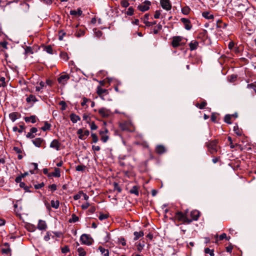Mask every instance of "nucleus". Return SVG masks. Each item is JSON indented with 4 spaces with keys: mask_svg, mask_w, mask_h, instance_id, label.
Listing matches in <instances>:
<instances>
[{
    "mask_svg": "<svg viewBox=\"0 0 256 256\" xmlns=\"http://www.w3.org/2000/svg\"><path fill=\"white\" fill-rule=\"evenodd\" d=\"M188 210H186L184 213L181 212H178L176 213L174 218L178 222H182L184 224H190L192 220H189L187 216Z\"/></svg>",
    "mask_w": 256,
    "mask_h": 256,
    "instance_id": "f257e3e1",
    "label": "nucleus"
},
{
    "mask_svg": "<svg viewBox=\"0 0 256 256\" xmlns=\"http://www.w3.org/2000/svg\"><path fill=\"white\" fill-rule=\"evenodd\" d=\"M74 68H72L69 74H62L61 75L58 79V81L60 84L64 86L70 79V77L74 78V76L73 74Z\"/></svg>",
    "mask_w": 256,
    "mask_h": 256,
    "instance_id": "f03ea898",
    "label": "nucleus"
},
{
    "mask_svg": "<svg viewBox=\"0 0 256 256\" xmlns=\"http://www.w3.org/2000/svg\"><path fill=\"white\" fill-rule=\"evenodd\" d=\"M218 142V140H214L206 143V145L211 154H214L217 152Z\"/></svg>",
    "mask_w": 256,
    "mask_h": 256,
    "instance_id": "7ed1b4c3",
    "label": "nucleus"
},
{
    "mask_svg": "<svg viewBox=\"0 0 256 256\" xmlns=\"http://www.w3.org/2000/svg\"><path fill=\"white\" fill-rule=\"evenodd\" d=\"M182 40V37L180 36H176L172 38V46L174 48H176L182 45L181 42Z\"/></svg>",
    "mask_w": 256,
    "mask_h": 256,
    "instance_id": "20e7f679",
    "label": "nucleus"
},
{
    "mask_svg": "<svg viewBox=\"0 0 256 256\" xmlns=\"http://www.w3.org/2000/svg\"><path fill=\"white\" fill-rule=\"evenodd\" d=\"M98 114L104 118H108L112 114L111 111L105 108H102L98 110Z\"/></svg>",
    "mask_w": 256,
    "mask_h": 256,
    "instance_id": "39448f33",
    "label": "nucleus"
},
{
    "mask_svg": "<svg viewBox=\"0 0 256 256\" xmlns=\"http://www.w3.org/2000/svg\"><path fill=\"white\" fill-rule=\"evenodd\" d=\"M150 4L151 2L149 0H145L143 3L139 5L138 8L141 12H144L149 10Z\"/></svg>",
    "mask_w": 256,
    "mask_h": 256,
    "instance_id": "423d86ee",
    "label": "nucleus"
},
{
    "mask_svg": "<svg viewBox=\"0 0 256 256\" xmlns=\"http://www.w3.org/2000/svg\"><path fill=\"white\" fill-rule=\"evenodd\" d=\"M160 4L162 8L170 10L172 8V4L170 0H160Z\"/></svg>",
    "mask_w": 256,
    "mask_h": 256,
    "instance_id": "0eeeda50",
    "label": "nucleus"
},
{
    "mask_svg": "<svg viewBox=\"0 0 256 256\" xmlns=\"http://www.w3.org/2000/svg\"><path fill=\"white\" fill-rule=\"evenodd\" d=\"M80 240L82 243L86 245H90L92 244V239L90 238L89 236L86 234H83L80 236Z\"/></svg>",
    "mask_w": 256,
    "mask_h": 256,
    "instance_id": "6e6552de",
    "label": "nucleus"
},
{
    "mask_svg": "<svg viewBox=\"0 0 256 256\" xmlns=\"http://www.w3.org/2000/svg\"><path fill=\"white\" fill-rule=\"evenodd\" d=\"M180 21L183 23L184 24V28L186 30H190L192 28V25L191 24V22L190 20L186 18H182L180 19Z\"/></svg>",
    "mask_w": 256,
    "mask_h": 256,
    "instance_id": "1a4fd4ad",
    "label": "nucleus"
},
{
    "mask_svg": "<svg viewBox=\"0 0 256 256\" xmlns=\"http://www.w3.org/2000/svg\"><path fill=\"white\" fill-rule=\"evenodd\" d=\"M200 212L197 210H194L190 212V216L191 218H189V220H192V222L194 220H198L200 217Z\"/></svg>",
    "mask_w": 256,
    "mask_h": 256,
    "instance_id": "9d476101",
    "label": "nucleus"
},
{
    "mask_svg": "<svg viewBox=\"0 0 256 256\" xmlns=\"http://www.w3.org/2000/svg\"><path fill=\"white\" fill-rule=\"evenodd\" d=\"M60 143L58 140H54L51 142L50 147L56 150H60Z\"/></svg>",
    "mask_w": 256,
    "mask_h": 256,
    "instance_id": "9b49d317",
    "label": "nucleus"
},
{
    "mask_svg": "<svg viewBox=\"0 0 256 256\" xmlns=\"http://www.w3.org/2000/svg\"><path fill=\"white\" fill-rule=\"evenodd\" d=\"M108 132V130L107 129H106L104 131L100 132V134L101 136V140L104 142H106L108 139V136L104 134Z\"/></svg>",
    "mask_w": 256,
    "mask_h": 256,
    "instance_id": "f8f14e48",
    "label": "nucleus"
},
{
    "mask_svg": "<svg viewBox=\"0 0 256 256\" xmlns=\"http://www.w3.org/2000/svg\"><path fill=\"white\" fill-rule=\"evenodd\" d=\"M97 94L100 98H102V94H108V90L106 89L102 88L100 86H98L97 88Z\"/></svg>",
    "mask_w": 256,
    "mask_h": 256,
    "instance_id": "ddd939ff",
    "label": "nucleus"
},
{
    "mask_svg": "<svg viewBox=\"0 0 256 256\" xmlns=\"http://www.w3.org/2000/svg\"><path fill=\"white\" fill-rule=\"evenodd\" d=\"M44 142V139L40 138H38L32 140L33 144L36 147L40 148L42 142Z\"/></svg>",
    "mask_w": 256,
    "mask_h": 256,
    "instance_id": "4468645a",
    "label": "nucleus"
},
{
    "mask_svg": "<svg viewBox=\"0 0 256 256\" xmlns=\"http://www.w3.org/2000/svg\"><path fill=\"white\" fill-rule=\"evenodd\" d=\"M38 228L40 230H46L47 228V225L45 221L42 220H39L38 224Z\"/></svg>",
    "mask_w": 256,
    "mask_h": 256,
    "instance_id": "2eb2a0df",
    "label": "nucleus"
},
{
    "mask_svg": "<svg viewBox=\"0 0 256 256\" xmlns=\"http://www.w3.org/2000/svg\"><path fill=\"white\" fill-rule=\"evenodd\" d=\"M4 246H5L6 248H2V252L3 254H6V255H10L11 250L10 248L9 244L7 242H6L4 244Z\"/></svg>",
    "mask_w": 256,
    "mask_h": 256,
    "instance_id": "dca6fc26",
    "label": "nucleus"
},
{
    "mask_svg": "<svg viewBox=\"0 0 256 256\" xmlns=\"http://www.w3.org/2000/svg\"><path fill=\"white\" fill-rule=\"evenodd\" d=\"M198 46V42L196 40H192L190 44V49L191 51L196 50Z\"/></svg>",
    "mask_w": 256,
    "mask_h": 256,
    "instance_id": "f3484780",
    "label": "nucleus"
},
{
    "mask_svg": "<svg viewBox=\"0 0 256 256\" xmlns=\"http://www.w3.org/2000/svg\"><path fill=\"white\" fill-rule=\"evenodd\" d=\"M24 120L26 122H31L32 124L36 122V116H31L30 117H25L24 118Z\"/></svg>",
    "mask_w": 256,
    "mask_h": 256,
    "instance_id": "a211bd4d",
    "label": "nucleus"
},
{
    "mask_svg": "<svg viewBox=\"0 0 256 256\" xmlns=\"http://www.w3.org/2000/svg\"><path fill=\"white\" fill-rule=\"evenodd\" d=\"M48 176H53L56 178H59L60 176V170L58 168H55L54 172L48 174Z\"/></svg>",
    "mask_w": 256,
    "mask_h": 256,
    "instance_id": "6ab92c4d",
    "label": "nucleus"
},
{
    "mask_svg": "<svg viewBox=\"0 0 256 256\" xmlns=\"http://www.w3.org/2000/svg\"><path fill=\"white\" fill-rule=\"evenodd\" d=\"M70 117L71 121L73 123H76L78 121L80 120V118L78 116L76 115V114H74V113L71 114L70 116Z\"/></svg>",
    "mask_w": 256,
    "mask_h": 256,
    "instance_id": "aec40b11",
    "label": "nucleus"
},
{
    "mask_svg": "<svg viewBox=\"0 0 256 256\" xmlns=\"http://www.w3.org/2000/svg\"><path fill=\"white\" fill-rule=\"evenodd\" d=\"M84 34L85 30L84 28H79L76 30V31L75 32V36L77 38H80L84 36Z\"/></svg>",
    "mask_w": 256,
    "mask_h": 256,
    "instance_id": "412c9836",
    "label": "nucleus"
},
{
    "mask_svg": "<svg viewBox=\"0 0 256 256\" xmlns=\"http://www.w3.org/2000/svg\"><path fill=\"white\" fill-rule=\"evenodd\" d=\"M156 150L158 154H162L166 152V149L164 146L162 145H158L156 147Z\"/></svg>",
    "mask_w": 256,
    "mask_h": 256,
    "instance_id": "4be33fe9",
    "label": "nucleus"
},
{
    "mask_svg": "<svg viewBox=\"0 0 256 256\" xmlns=\"http://www.w3.org/2000/svg\"><path fill=\"white\" fill-rule=\"evenodd\" d=\"M134 240H138L140 238L144 236V234L142 231H140V232H134Z\"/></svg>",
    "mask_w": 256,
    "mask_h": 256,
    "instance_id": "5701e85b",
    "label": "nucleus"
},
{
    "mask_svg": "<svg viewBox=\"0 0 256 256\" xmlns=\"http://www.w3.org/2000/svg\"><path fill=\"white\" fill-rule=\"evenodd\" d=\"M98 250L101 252L102 254L104 256H109V252L108 249H106L102 246L98 247Z\"/></svg>",
    "mask_w": 256,
    "mask_h": 256,
    "instance_id": "b1692460",
    "label": "nucleus"
},
{
    "mask_svg": "<svg viewBox=\"0 0 256 256\" xmlns=\"http://www.w3.org/2000/svg\"><path fill=\"white\" fill-rule=\"evenodd\" d=\"M227 25V24L221 20H216V26L218 28H224L226 27Z\"/></svg>",
    "mask_w": 256,
    "mask_h": 256,
    "instance_id": "393cba45",
    "label": "nucleus"
},
{
    "mask_svg": "<svg viewBox=\"0 0 256 256\" xmlns=\"http://www.w3.org/2000/svg\"><path fill=\"white\" fill-rule=\"evenodd\" d=\"M202 16L206 18L211 20L214 18V16L208 12H204L202 14Z\"/></svg>",
    "mask_w": 256,
    "mask_h": 256,
    "instance_id": "a878e982",
    "label": "nucleus"
},
{
    "mask_svg": "<svg viewBox=\"0 0 256 256\" xmlns=\"http://www.w3.org/2000/svg\"><path fill=\"white\" fill-rule=\"evenodd\" d=\"M130 192L132 194H134L136 196H138L139 192L138 190V187L136 186H132V189L130 190Z\"/></svg>",
    "mask_w": 256,
    "mask_h": 256,
    "instance_id": "bb28decb",
    "label": "nucleus"
},
{
    "mask_svg": "<svg viewBox=\"0 0 256 256\" xmlns=\"http://www.w3.org/2000/svg\"><path fill=\"white\" fill-rule=\"evenodd\" d=\"M18 114L16 112H12L9 114V117L12 122H14L18 118Z\"/></svg>",
    "mask_w": 256,
    "mask_h": 256,
    "instance_id": "cd10ccee",
    "label": "nucleus"
},
{
    "mask_svg": "<svg viewBox=\"0 0 256 256\" xmlns=\"http://www.w3.org/2000/svg\"><path fill=\"white\" fill-rule=\"evenodd\" d=\"M82 11L80 8L78 9L77 10H72L70 11V14L72 16H80L82 14Z\"/></svg>",
    "mask_w": 256,
    "mask_h": 256,
    "instance_id": "c85d7f7f",
    "label": "nucleus"
},
{
    "mask_svg": "<svg viewBox=\"0 0 256 256\" xmlns=\"http://www.w3.org/2000/svg\"><path fill=\"white\" fill-rule=\"evenodd\" d=\"M38 100L36 96L32 94H30L26 98V101L28 102H36Z\"/></svg>",
    "mask_w": 256,
    "mask_h": 256,
    "instance_id": "c756f323",
    "label": "nucleus"
},
{
    "mask_svg": "<svg viewBox=\"0 0 256 256\" xmlns=\"http://www.w3.org/2000/svg\"><path fill=\"white\" fill-rule=\"evenodd\" d=\"M20 186L21 188H23L26 192H32V191L30 190V186H26L25 183L24 182H20Z\"/></svg>",
    "mask_w": 256,
    "mask_h": 256,
    "instance_id": "7c9ffc66",
    "label": "nucleus"
},
{
    "mask_svg": "<svg viewBox=\"0 0 256 256\" xmlns=\"http://www.w3.org/2000/svg\"><path fill=\"white\" fill-rule=\"evenodd\" d=\"M51 206L56 209L58 208L60 206V202L58 200L54 201V200L50 202Z\"/></svg>",
    "mask_w": 256,
    "mask_h": 256,
    "instance_id": "2f4dec72",
    "label": "nucleus"
},
{
    "mask_svg": "<svg viewBox=\"0 0 256 256\" xmlns=\"http://www.w3.org/2000/svg\"><path fill=\"white\" fill-rule=\"evenodd\" d=\"M190 8L188 6H186L182 8V13L185 15H188L190 13Z\"/></svg>",
    "mask_w": 256,
    "mask_h": 256,
    "instance_id": "473e14b6",
    "label": "nucleus"
},
{
    "mask_svg": "<svg viewBox=\"0 0 256 256\" xmlns=\"http://www.w3.org/2000/svg\"><path fill=\"white\" fill-rule=\"evenodd\" d=\"M51 127V124H49L48 122H44V126H42L41 129L43 131H46L48 130H49Z\"/></svg>",
    "mask_w": 256,
    "mask_h": 256,
    "instance_id": "72a5a7b5",
    "label": "nucleus"
},
{
    "mask_svg": "<svg viewBox=\"0 0 256 256\" xmlns=\"http://www.w3.org/2000/svg\"><path fill=\"white\" fill-rule=\"evenodd\" d=\"M79 218L76 214H72V218H70L68 220L69 222H76L78 221Z\"/></svg>",
    "mask_w": 256,
    "mask_h": 256,
    "instance_id": "f704fd0d",
    "label": "nucleus"
},
{
    "mask_svg": "<svg viewBox=\"0 0 256 256\" xmlns=\"http://www.w3.org/2000/svg\"><path fill=\"white\" fill-rule=\"evenodd\" d=\"M79 256H85L86 252L84 249L81 247L78 248L77 250Z\"/></svg>",
    "mask_w": 256,
    "mask_h": 256,
    "instance_id": "c9c22d12",
    "label": "nucleus"
},
{
    "mask_svg": "<svg viewBox=\"0 0 256 256\" xmlns=\"http://www.w3.org/2000/svg\"><path fill=\"white\" fill-rule=\"evenodd\" d=\"M24 50V54H32L34 53L33 50L30 46H26Z\"/></svg>",
    "mask_w": 256,
    "mask_h": 256,
    "instance_id": "e433bc0d",
    "label": "nucleus"
},
{
    "mask_svg": "<svg viewBox=\"0 0 256 256\" xmlns=\"http://www.w3.org/2000/svg\"><path fill=\"white\" fill-rule=\"evenodd\" d=\"M44 50L48 54H53V50H52V47L50 45L46 46L44 48Z\"/></svg>",
    "mask_w": 256,
    "mask_h": 256,
    "instance_id": "4c0bfd02",
    "label": "nucleus"
},
{
    "mask_svg": "<svg viewBox=\"0 0 256 256\" xmlns=\"http://www.w3.org/2000/svg\"><path fill=\"white\" fill-rule=\"evenodd\" d=\"M234 130L235 132V133L238 136H240L242 135V130L240 129H239L238 126H235L234 127Z\"/></svg>",
    "mask_w": 256,
    "mask_h": 256,
    "instance_id": "58836bf2",
    "label": "nucleus"
},
{
    "mask_svg": "<svg viewBox=\"0 0 256 256\" xmlns=\"http://www.w3.org/2000/svg\"><path fill=\"white\" fill-rule=\"evenodd\" d=\"M207 104V103L206 101H203L200 104H196V106L198 107L200 109L202 110L204 108L205 106Z\"/></svg>",
    "mask_w": 256,
    "mask_h": 256,
    "instance_id": "ea45409f",
    "label": "nucleus"
},
{
    "mask_svg": "<svg viewBox=\"0 0 256 256\" xmlns=\"http://www.w3.org/2000/svg\"><path fill=\"white\" fill-rule=\"evenodd\" d=\"M60 58L63 59L64 60L66 61L68 60V56L67 53L64 52H62L60 54Z\"/></svg>",
    "mask_w": 256,
    "mask_h": 256,
    "instance_id": "a19ab883",
    "label": "nucleus"
},
{
    "mask_svg": "<svg viewBox=\"0 0 256 256\" xmlns=\"http://www.w3.org/2000/svg\"><path fill=\"white\" fill-rule=\"evenodd\" d=\"M204 252L206 254H208L210 256H214V250H210L208 248H206L204 249Z\"/></svg>",
    "mask_w": 256,
    "mask_h": 256,
    "instance_id": "79ce46f5",
    "label": "nucleus"
},
{
    "mask_svg": "<svg viewBox=\"0 0 256 256\" xmlns=\"http://www.w3.org/2000/svg\"><path fill=\"white\" fill-rule=\"evenodd\" d=\"M231 118V115L226 114L224 116V121L227 124H232V122H230Z\"/></svg>",
    "mask_w": 256,
    "mask_h": 256,
    "instance_id": "37998d69",
    "label": "nucleus"
},
{
    "mask_svg": "<svg viewBox=\"0 0 256 256\" xmlns=\"http://www.w3.org/2000/svg\"><path fill=\"white\" fill-rule=\"evenodd\" d=\"M83 132V130L82 128H80L77 131V134L79 135L78 138L80 140H84L86 139V138H83V136L82 135V134Z\"/></svg>",
    "mask_w": 256,
    "mask_h": 256,
    "instance_id": "c03bdc74",
    "label": "nucleus"
},
{
    "mask_svg": "<svg viewBox=\"0 0 256 256\" xmlns=\"http://www.w3.org/2000/svg\"><path fill=\"white\" fill-rule=\"evenodd\" d=\"M91 136L92 138V142L96 143L98 142V137L96 134L92 133Z\"/></svg>",
    "mask_w": 256,
    "mask_h": 256,
    "instance_id": "a18cd8bd",
    "label": "nucleus"
},
{
    "mask_svg": "<svg viewBox=\"0 0 256 256\" xmlns=\"http://www.w3.org/2000/svg\"><path fill=\"white\" fill-rule=\"evenodd\" d=\"M144 244H142L140 242L138 243L136 245L137 250L138 252H141L142 250L144 248Z\"/></svg>",
    "mask_w": 256,
    "mask_h": 256,
    "instance_id": "49530a36",
    "label": "nucleus"
},
{
    "mask_svg": "<svg viewBox=\"0 0 256 256\" xmlns=\"http://www.w3.org/2000/svg\"><path fill=\"white\" fill-rule=\"evenodd\" d=\"M134 10L132 7L130 6L126 12V14L128 16H132L134 14Z\"/></svg>",
    "mask_w": 256,
    "mask_h": 256,
    "instance_id": "de8ad7c7",
    "label": "nucleus"
},
{
    "mask_svg": "<svg viewBox=\"0 0 256 256\" xmlns=\"http://www.w3.org/2000/svg\"><path fill=\"white\" fill-rule=\"evenodd\" d=\"M59 104L62 106L61 110H66V104L64 101L62 100V101L60 102Z\"/></svg>",
    "mask_w": 256,
    "mask_h": 256,
    "instance_id": "09e8293b",
    "label": "nucleus"
},
{
    "mask_svg": "<svg viewBox=\"0 0 256 256\" xmlns=\"http://www.w3.org/2000/svg\"><path fill=\"white\" fill-rule=\"evenodd\" d=\"M5 78L4 77H1L0 78V87H5L6 86V84L5 82Z\"/></svg>",
    "mask_w": 256,
    "mask_h": 256,
    "instance_id": "8fccbe9b",
    "label": "nucleus"
},
{
    "mask_svg": "<svg viewBox=\"0 0 256 256\" xmlns=\"http://www.w3.org/2000/svg\"><path fill=\"white\" fill-rule=\"evenodd\" d=\"M120 4H121L122 6L124 8H127L128 6L130 4L128 1L126 0H122Z\"/></svg>",
    "mask_w": 256,
    "mask_h": 256,
    "instance_id": "3c124183",
    "label": "nucleus"
},
{
    "mask_svg": "<svg viewBox=\"0 0 256 256\" xmlns=\"http://www.w3.org/2000/svg\"><path fill=\"white\" fill-rule=\"evenodd\" d=\"M157 27V28H154V34H157L159 30H161L162 29V25L160 24H158V26H156Z\"/></svg>",
    "mask_w": 256,
    "mask_h": 256,
    "instance_id": "603ef678",
    "label": "nucleus"
},
{
    "mask_svg": "<svg viewBox=\"0 0 256 256\" xmlns=\"http://www.w3.org/2000/svg\"><path fill=\"white\" fill-rule=\"evenodd\" d=\"M40 86H36V91L37 92H38L40 91L41 89H42L45 86V84L44 82H41L40 83Z\"/></svg>",
    "mask_w": 256,
    "mask_h": 256,
    "instance_id": "864d4df0",
    "label": "nucleus"
},
{
    "mask_svg": "<svg viewBox=\"0 0 256 256\" xmlns=\"http://www.w3.org/2000/svg\"><path fill=\"white\" fill-rule=\"evenodd\" d=\"M86 166L83 165H78L76 166V170L79 172H82L84 170Z\"/></svg>",
    "mask_w": 256,
    "mask_h": 256,
    "instance_id": "5fc2aeb1",
    "label": "nucleus"
},
{
    "mask_svg": "<svg viewBox=\"0 0 256 256\" xmlns=\"http://www.w3.org/2000/svg\"><path fill=\"white\" fill-rule=\"evenodd\" d=\"M82 191H80L78 193L74 196V200H78L81 198L82 196Z\"/></svg>",
    "mask_w": 256,
    "mask_h": 256,
    "instance_id": "6e6d98bb",
    "label": "nucleus"
},
{
    "mask_svg": "<svg viewBox=\"0 0 256 256\" xmlns=\"http://www.w3.org/2000/svg\"><path fill=\"white\" fill-rule=\"evenodd\" d=\"M114 190H117L118 192H120L122 191V189L118 186V184L116 182H114Z\"/></svg>",
    "mask_w": 256,
    "mask_h": 256,
    "instance_id": "4d7b16f0",
    "label": "nucleus"
},
{
    "mask_svg": "<svg viewBox=\"0 0 256 256\" xmlns=\"http://www.w3.org/2000/svg\"><path fill=\"white\" fill-rule=\"evenodd\" d=\"M156 24V21H154V22H150L148 21V22H145V24L148 27H150V26L154 25Z\"/></svg>",
    "mask_w": 256,
    "mask_h": 256,
    "instance_id": "13d9d810",
    "label": "nucleus"
},
{
    "mask_svg": "<svg viewBox=\"0 0 256 256\" xmlns=\"http://www.w3.org/2000/svg\"><path fill=\"white\" fill-rule=\"evenodd\" d=\"M44 186V183L41 182L40 184H34V187L36 189L38 190V189L41 188Z\"/></svg>",
    "mask_w": 256,
    "mask_h": 256,
    "instance_id": "bf43d9fd",
    "label": "nucleus"
},
{
    "mask_svg": "<svg viewBox=\"0 0 256 256\" xmlns=\"http://www.w3.org/2000/svg\"><path fill=\"white\" fill-rule=\"evenodd\" d=\"M108 218V216L106 214H100L98 217V218L100 220H105Z\"/></svg>",
    "mask_w": 256,
    "mask_h": 256,
    "instance_id": "052dcab7",
    "label": "nucleus"
},
{
    "mask_svg": "<svg viewBox=\"0 0 256 256\" xmlns=\"http://www.w3.org/2000/svg\"><path fill=\"white\" fill-rule=\"evenodd\" d=\"M56 184H52L49 186L48 188L50 189L52 192H54L56 190Z\"/></svg>",
    "mask_w": 256,
    "mask_h": 256,
    "instance_id": "680f3d73",
    "label": "nucleus"
},
{
    "mask_svg": "<svg viewBox=\"0 0 256 256\" xmlns=\"http://www.w3.org/2000/svg\"><path fill=\"white\" fill-rule=\"evenodd\" d=\"M120 127L122 130H128L127 123H124L120 124Z\"/></svg>",
    "mask_w": 256,
    "mask_h": 256,
    "instance_id": "e2e57ef3",
    "label": "nucleus"
},
{
    "mask_svg": "<svg viewBox=\"0 0 256 256\" xmlns=\"http://www.w3.org/2000/svg\"><path fill=\"white\" fill-rule=\"evenodd\" d=\"M237 78V76L236 75H235V74H232L230 76V82H234L236 81V80Z\"/></svg>",
    "mask_w": 256,
    "mask_h": 256,
    "instance_id": "0e129e2a",
    "label": "nucleus"
},
{
    "mask_svg": "<svg viewBox=\"0 0 256 256\" xmlns=\"http://www.w3.org/2000/svg\"><path fill=\"white\" fill-rule=\"evenodd\" d=\"M150 14H144V18H142L143 22L145 24V22H148V20L149 18Z\"/></svg>",
    "mask_w": 256,
    "mask_h": 256,
    "instance_id": "69168bd1",
    "label": "nucleus"
},
{
    "mask_svg": "<svg viewBox=\"0 0 256 256\" xmlns=\"http://www.w3.org/2000/svg\"><path fill=\"white\" fill-rule=\"evenodd\" d=\"M69 251V248L68 246H66L62 248V252L64 254L66 253Z\"/></svg>",
    "mask_w": 256,
    "mask_h": 256,
    "instance_id": "338daca9",
    "label": "nucleus"
},
{
    "mask_svg": "<svg viewBox=\"0 0 256 256\" xmlns=\"http://www.w3.org/2000/svg\"><path fill=\"white\" fill-rule=\"evenodd\" d=\"M14 150L16 152L17 154H21L22 152V150L20 148L18 147L14 146L13 148Z\"/></svg>",
    "mask_w": 256,
    "mask_h": 256,
    "instance_id": "774afa93",
    "label": "nucleus"
}]
</instances>
